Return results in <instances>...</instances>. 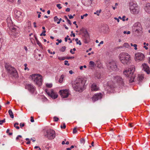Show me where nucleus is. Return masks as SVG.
Here are the masks:
<instances>
[{
	"label": "nucleus",
	"mask_w": 150,
	"mask_h": 150,
	"mask_svg": "<svg viewBox=\"0 0 150 150\" xmlns=\"http://www.w3.org/2000/svg\"><path fill=\"white\" fill-rule=\"evenodd\" d=\"M46 86L48 88H51L52 87V83H47L46 84Z\"/></svg>",
	"instance_id": "nucleus-36"
},
{
	"label": "nucleus",
	"mask_w": 150,
	"mask_h": 150,
	"mask_svg": "<svg viewBox=\"0 0 150 150\" xmlns=\"http://www.w3.org/2000/svg\"><path fill=\"white\" fill-rule=\"evenodd\" d=\"M24 124L23 123H21L20 124V126L21 128H22V127H24Z\"/></svg>",
	"instance_id": "nucleus-57"
},
{
	"label": "nucleus",
	"mask_w": 150,
	"mask_h": 150,
	"mask_svg": "<svg viewBox=\"0 0 150 150\" xmlns=\"http://www.w3.org/2000/svg\"><path fill=\"white\" fill-rule=\"evenodd\" d=\"M95 77L98 79H100L101 78L102 76L99 71H96L95 74Z\"/></svg>",
	"instance_id": "nucleus-24"
},
{
	"label": "nucleus",
	"mask_w": 150,
	"mask_h": 150,
	"mask_svg": "<svg viewBox=\"0 0 150 150\" xmlns=\"http://www.w3.org/2000/svg\"><path fill=\"white\" fill-rule=\"evenodd\" d=\"M77 132L76 128H74L73 130V134L76 133Z\"/></svg>",
	"instance_id": "nucleus-52"
},
{
	"label": "nucleus",
	"mask_w": 150,
	"mask_h": 150,
	"mask_svg": "<svg viewBox=\"0 0 150 150\" xmlns=\"http://www.w3.org/2000/svg\"><path fill=\"white\" fill-rule=\"evenodd\" d=\"M45 91L47 94L53 99H55L58 97L57 93L54 92L52 90L49 91L48 89H46Z\"/></svg>",
	"instance_id": "nucleus-9"
},
{
	"label": "nucleus",
	"mask_w": 150,
	"mask_h": 150,
	"mask_svg": "<svg viewBox=\"0 0 150 150\" xmlns=\"http://www.w3.org/2000/svg\"><path fill=\"white\" fill-rule=\"evenodd\" d=\"M74 57H67V59H74Z\"/></svg>",
	"instance_id": "nucleus-62"
},
{
	"label": "nucleus",
	"mask_w": 150,
	"mask_h": 150,
	"mask_svg": "<svg viewBox=\"0 0 150 150\" xmlns=\"http://www.w3.org/2000/svg\"><path fill=\"white\" fill-rule=\"evenodd\" d=\"M11 35L15 37V38H16L18 35V33L16 31L13 33H12Z\"/></svg>",
	"instance_id": "nucleus-33"
},
{
	"label": "nucleus",
	"mask_w": 150,
	"mask_h": 150,
	"mask_svg": "<svg viewBox=\"0 0 150 150\" xmlns=\"http://www.w3.org/2000/svg\"><path fill=\"white\" fill-rule=\"evenodd\" d=\"M91 88L92 91H96L98 90L99 89L98 86L96 83H93L91 85Z\"/></svg>",
	"instance_id": "nucleus-21"
},
{
	"label": "nucleus",
	"mask_w": 150,
	"mask_h": 150,
	"mask_svg": "<svg viewBox=\"0 0 150 150\" xmlns=\"http://www.w3.org/2000/svg\"><path fill=\"white\" fill-rule=\"evenodd\" d=\"M9 27H10V29L11 30L12 33L16 31V28L13 27H11V26Z\"/></svg>",
	"instance_id": "nucleus-35"
},
{
	"label": "nucleus",
	"mask_w": 150,
	"mask_h": 150,
	"mask_svg": "<svg viewBox=\"0 0 150 150\" xmlns=\"http://www.w3.org/2000/svg\"><path fill=\"white\" fill-rule=\"evenodd\" d=\"M63 126L62 125L61 126H60L61 128L62 129H63V128L65 129L66 127V125L65 123H64L63 124Z\"/></svg>",
	"instance_id": "nucleus-48"
},
{
	"label": "nucleus",
	"mask_w": 150,
	"mask_h": 150,
	"mask_svg": "<svg viewBox=\"0 0 150 150\" xmlns=\"http://www.w3.org/2000/svg\"><path fill=\"white\" fill-rule=\"evenodd\" d=\"M126 17L125 16H123L122 18V20L123 21H125V20L127 21L128 20V18H127L125 20Z\"/></svg>",
	"instance_id": "nucleus-41"
},
{
	"label": "nucleus",
	"mask_w": 150,
	"mask_h": 150,
	"mask_svg": "<svg viewBox=\"0 0 150 150\" xmlns=\"http://www.w3.org/2000/svg\"><path fill=\"white\" fill-rule=\"evenodd\" d=\"M64 64L68 66L69 65V64L68 63V61L67 60H65L64 61Z\"/></svg>",
	"instance_id": "nucleus-44"
},
{
	"label": "nucleus",
	"mask_w": 150,
	"mask_h": 150,
	"mask_svg": "<svg viewBox=\"0 0 150 150\" xmlns=\"http://www.w3.org/2000/svg\"><path fill=\"white\" fill-rule=\"evenodd\" d=\"M145 10L147 13H150V4L149 3H148L146 4Z\"/></svg>",
	"instance_id": "nucleus-22"
},
{
	"label": "nucleus",
	"mask_w": 150,
	"mask_h": 150,
	"mask_svg": "<svg viewBox=\"0 0 150 150\" xmlns=\"http://www.w3.org/2000/svg\"><path fill=\"white\" fill-rule=\"evenodd\" d=\"M118 57L120 62L124 64H128L130 62L131 56L127 53L123 52L120 53Z\"/></svg>",
	"instance_id": "nucleus-2"
},
{
	"label": "nucleus",
	"mask_w": 150,
	"mask_h": 150,
	"mask_svg": "<svg viewBox=\"0 0 150 150\" xmlns=\"http://www.w3.org/2000/svg\"><path fill=\"white\" fill-rule=\"evenodd\" d=\"M69 72L70 74H73V72L72 70H70L69 71Z\"/></svg>",
	"instance_id": "nucleus-64"
},
{
	"label": "nucleus",
	"mask_w": 150,
	"mask_h": 150,
	"mask_svg": "<svg viewBox=\"0 0 150 150\" xmlns=\"http://www.w3.org/2000/svg\"><path fill=\"white\" fill-rule=\"evenodd\" d=\"M83 39L85 43H88L90 41L89 36L88 32L86 31L83 35Z\"/></svg>",
	"instance_id": "nucleus-15"
},
{
	"label": "nucleus",
	"mask_w": 150,
	"mask_h": 150,
	"mask_svg": "<svg viewBox=\"0 0 150 150\" xmlns=\"http://www.w3.org/2000/svg\"><path fill=\"white\" fill-rule=\"evenodd\" d=\"M88 16V14L87 13H86L82 16H81V19H83L84 18V17H86Z\"/></svg>",
	"instance_id": "nucleus-39"
},
{
	"label": "nucleus",
	"mask_w": 150,
	"mask_h": 150,
	"mask_svg": "<svg viewBox=\"0 0 150 150\" xmlns=\"http://www.w3.org/2000/svg\"><path fill=\"white\" fill-rule=\"evenodd\" d=\"M15 18L20 22L21 21L24 16V13L19 11H15Z\"/></svg>",
	"instance_id": "nucleus-8"
},
{
	"label": "nucleus",
	"mask_w": 150,
	"mask_h": 150,
	"mask_svg": "<svg viewBox=\"0 0 150 150\" xmlns=\"http://www.w3.org/2000/svg\"><path fill=\"white\" fill-rule=\"evenodd\" d=\"M5 122V119H4L3 120H0V125H2L3 123Z\"/></svg>",
	"instance_id": "nucleus-45"
},
{
	"label": "nucleus",
	"mask_w": 150,
	"mask_h": 150,
	"mask_svg": "<svg viewBox=\"0 0 150 150\" xmlns=\"http://www.w3.org/2000/svg\"><path fill=\"white\" fill-rule=\"evenodd\" d=\"M57 6L59 9H61L62 8V7L61 6V4H57Z\"/></svg>",
	"instance_id": "nucleus-47"
},
{
	"label": "nucleus",
	"mask_w": 150,
	"mask_h": 150,
	"mask_svg": "<svg viewBox=\"0 0 150 150\" xmlns=\"http://www.w3.org/2000/svg\"><path fill=\"white\" fill-rule=\"evenodd\" d=\"M102 97V94L101 93H97L95 94L92 97V100L93 102L100 99Z\"/></svg>",
	"instance_id": "nucleus-17"
},
{
	"label": "nucleus",
	"mask_w": 150,
	"mask_h": 150,
	"mask_svg": "<svg viewBox=\"0 0 150 150\" xmlns=\"http://www.w3.org/2000/svg\"><path fill=\"white\" fill-rule=\"evenodd\" d=\"M138 6L137 3L134 1H130L129 3V9L136 8Z\"/></svg>",
	"instance_id": "nucleus-20"
},
{
	"label": "nucleus",
	"mask_w": 150,
	"mask_h": 150,
	"mask_svg": "<svg viewBox=\"0 0 150 150\" xmlns=\"http://www.w3.org/2000/svg\"><path fill=\"white\" fill-rule=\"evenodd\" d=\"M143 47L146 50H147L148 49V48L147 47V46H146V45H144L143 46Z\"/></svg>",
	"instance_id": "nucleus-59"
},
{
	"label": "nucleus",
	"mask_w": 150,
	"mask_h": 150,
	"mask_svg": "<svg viewBox=\"0 0 150 150\" xmlns=\"http://www.w3.org/2000/svg\"><path fill=\"white\" fill-rule=\"evenodd\" d=\"M89 64L91 67H94L96 66V62H95L92 61H90L89 63Z\"/></svg>",
	"instance_id": "nucleus-29"
},
{
	"label": "nucleus",
	"mask_w": 150,
	"mask_h": 150,
	"mask_svg": "<svg viewBox=\"0 0 150 150\" xmlns=\"http://www.w3.org/2000/svg\"><path fill=\"white\" fill-rule=\"evenodd\" d=\"M31 22L29 21H28L26 22V26L25 28L27 27L28 29H30L31 28Z\"/></svg>",
	"instance_id": "nucleus-28"
},
{
	"label": "nucleus",
	"mask_w": 150,
	"mask_h": 150,
	"mask_svg": "<svg viewBox=\"0 0 150 150\" xmlns=\"http://www.w3.org/2000/svg\"><path fill=\"white\" fill-rule=\"evenodd\" d=\"M45 33L46 31L45 30H43L42 33L40 34V35L41 36L43 35V36H45L46 35V34H45Z\"/></svg>",
	"instance_id": "nucleus-42"
},
{
	"label": "nucleus",
	"mask_w": 150,
	"mask_h": 150,
	"mask_svg": "<svg viewBox=\"0 0 150 150\" xmlns=\"http://www.w3.org/2000/svg\"><path fill=\"white\" fill-rule=\"evenodd\" d=\"M101 12V10H100L99 11H97L96 12L94 13V14H97L98 16L99 15V13Z\"/></svg>",
	"instance_id": "nucleus-38"
},
{
	"label": "nucleus",
	"mask_w": 150,
	"mask_h": 150,
	"mask_svg": "<svg viewBox=\"0 0 150 150\" xmlns=\"http://www.w3.org/2000/svg\"><path fill=\"white\" fill-rule=\"evenodd\" d=\"M54 119L55 122H57L59 120V118L56 117L55 116L54 117Z\"/></svg>",
	"instance_id": "nucleus-46"
},
{
	"label": "nucleus",
	"mask_w": 150,
	"mask_h": 150,
	"mask_svg": "<svg viewBox=\"0 0 150 150\" xmlns=\"http://www.w3.org/2000/svg\"><path fill=\"white\" fill-rule=\"evenodd\" d=\"M123 46L126 48L129 49L130 48V46L127 43H125L123 45Z\"/></svg>",
	"instance_id": "nucleus-32"
},
{
	"label": "nucleus",
	"mask_w": 150,
	"mask_h": 150,
	"mask_svg": "<svg viewBox=\"0 0 150 150\" xmlns=\"http://www.w3.org/2000/svg\"><path fill=\"white\" fill-rule=\"evenodd\" d=\"M5 67L7 71L11 76H16L17 74V72L15 69L8 64H6Z\"/></svg>",
	"instance_id": "nucleus-5"
},
{
	"label": "nucleus",
	"mask_w": 150,
	"mask_h": 150,
	"mask_svg": "<svg viewBox=\"0 0 150 150\" xmlns=\"http://www.w3.org/2000/svg\"><path fill=\"white\" fill-rule=\"evenodd\" d=\"M81 142L82 143H84L85 142L84 140L83 139H81Z\"/></svg>",
	"instance_id": "nucleus-63"
},
{
	"label": "nucleus",
	"mask_w": 150,
	"mask_h": 150,
	"mask_svg": "<svg viewBox=\"0 0 150 150\" xmlns=\"http://www.w3.org/2000/svg\"><path fill=\"white\" fill-rule=\"evenodd\" d=\"M135 70V67L134 66H132L128 69H126L123 72L124 74L126 77L130 78L129 81L130 82H132L134 81L135 77L134 73Z\"/></svg>",
	"instance_id": "nucleus-3"
},
{
	"label": "nucleus",
	"mask_w": 150,
	"mask_h": 150,
	"mask_svg": "<svg viewBox=\"0 0 150 150\" xmlns=\"http://www.w3.org/2000/svg\"><path fill=\"white\" fill-rule=\"evenodd\" d=\"M8 112L10 117L11 118H14V115L13 112H12V110L11 109L9 110L8 111Z\"/></svg>",
	"instance_id": "nucleus-30"
},
{
	"label": "nucleus",
	"mask_w": 150,
	"mask_h": 150,
	"mask_svg": "<svg viewBox=\"0 0 150 150\" xmlns=\"http://www.w3.org/2000/svg\"><path fill=\"white\" fill-rule=\"evenodd\" d=\"M58 59L60 60H63L66 59L65 58L63 57H59Z\"/></svg>",
	"instance_id": "nucleus-37"
},
{
	"label": "nucleus",
	"mask_w": 150,
	"mask_h": 150,
	"mask_svg": "<svg viewBox=\"0 0 150 150\" xmlns=\"http://www.w3.org/2000/svg\"><path fill=\"white\" fill-rule=\"evenodd\" d=\"M32 80L37 85L39 86H40L42 82V76L39 74H35L31 75Z\"/></svg>",
	"instance_id": "nucleus-4"
},
{
	"label": "nucleus",
	"mask_w": 150,
	"mask_h": 150,
	"mask_svg": "<svg viewBox=\"0 0 150 150\" xmlns=\"http://www.w3.org/2000/svg\"><path fill=\"white\" fill-rule=\"evenodd\" d=\"M105 28L107 30L106 31V30L103 31V32L104 33H108V28Z\"/></svg>",
	"instance_id": "nucleus-50"
},
{
	"label": "nucleus",
	"mask_w": 150,
	"mask_h": 150,
	"mask_svg": "<svg viewBox=\"0 0 150 150\" xmlns=\"http://www.w3.org/2000/svg\"><path fill=\"white\" fill-rule=\"evenodd\" d=\"M67 22H68V23L69 24H70V25H71V21L69 20L68 19L67 20Z\"/></svg>",
	"instance_id": "nucleus-61"
},
{
	"label": "nucleus",
	"mask_w": 150,
	"mask_h": 150,
	"mask_svg": "<svg viewBox=\"0 0 150 150\" xmlns=\"http://www.w3.org/2000/svg\"><path fill=\"white\" fill-rule=\"evenodd\" d=\"M45 136L49 139H52L55 137V132L52 129H48L47 131Z\"/></svg>",
	"instance_id": "nucleus-6"
},
{
	"label": "nucleus",
	"mask_w": 150,
	"mask_h": 150,
	"mask_svg": "<svg viewBox=\"0 0 150 150\" xmlns=\"http://www.w3.org/2000/svg\"><path fill=\"white\" fill-rule=\"evenodd\" d=\"M107 66L108 68L110 70L116 71L117 69L116 63L114 61H109L107 64Z\"/></svg>",
	"instance_id": "nucleus-7"
},
{
	"label": "nucleus",
	"mask_w": 150,
	"mask_h": 150,
	"mask_svg": "<svg viewBox=\"0 0 150 150\" xmlns=\"http://www.w3.org/2000/svg\"><path fill=\"white\" fill-rule=\"evenodd\" d=\"M70 9L69 8H67L66 9V12H69L70 11Z\"/></svg>",
	"instance_id": "nucleus-60"
},
{
	"label": "nucleus",
	"mask_w": 150,
	"mask_h": 150,
	"mask_svg": "<svg viewBox=\"0 0 150 150\" xmlns=\"http://www.w3.org/2000/svg\"><path fill=\"white\" fill-rule=\"evenodd\" d=\"M65 77L64 75L62 74L61 75L59 80V82L60 83H62Z\"/></svg>",
	"instance_id": "nucleus-31"
},
{
	"label": "nucleus",
	"mask_w": 150,
	"mask_h": 150,
	"mask_svg": "<svg viewBox=\"0 0 150 150\" xmlns=\"http://www.w3.org/2000/svg\"><path fill=\"white\" fill-rule=\"evenodd\" d=\"M96 66L100 68L101 66V63L99 60H97L96 62Z\"/></svg>",
	"instance_id": "nucleus-27"
},
{
	"label": "nucleus",
	"mask_w": 150,
	"mask_h": 150,
	"mask_svg": "<svg viewBox=\"0 0 150 150\" xmlns=\"http://www.w3.org/2000/svg\"><path fill=\"white\" fill-rule=\"evenodd\" d=\"M25 88L31 93H33L35 90V88L34 86L31 84H27L25 86Z\"/></svg>",
	"instance_id": "nucleus-18"
},
{
	"label": "nucleus",
	"mask_w": 150,
	"mask_h": 150,
	"mask_svg": "<svg viewBox=\"0 0 150 150\" xmlns=\"http://www.w3.org/2000/svg\"><path fill=\"white\" fill-rule=\"evenodd\" d=\"M92 0H85V3H84L85 6H88L91 4Z\"/></svg>",
	"instance_id": "nucleus-26"
},
{
	"label": "nucleus",
	"mask_w": 150,
	"mask_h": 150,
	"mask_svg": "<svg viewBox=\"0 0 150 150\" xmlns=\"http://www.w3.org/2000/svg\"><path fill=\"white\" fill-rule=\"evenodd\" d=\"M133 29L134 31L137 33L139 32L142 30V26L140 23L137 22L135 23L133 26Z\"/></svg>",
	"instance_id": "nucleus-11"
},
{
	"label": "nucleus",
	"mask_w": 150,
	"mask_h": 150,
	"mask_svg": "<svg viewBox=\"0 0 150 150\" xmlns=\"http://www.w3.org/2000/svg\"><path fill=\"white\" fill-rule=\"evenodd\" d=\"M71 34L70 35L71 36H73L74 37H75V33H73V31L71 32Z\"/></svg>",
	"instance_id": "nucleus-54"
},
{
	"label": "nucleus",
	"mask_w": 150,
	"mask_h": 150,
	"mask_svg": "<svg viewBox=\"0 0 150 150\" xmlns=\"http://www.w3.org/2000/svg\"><path fill=\"white\" fill-rule=\"evenodd\" d=\"M59 20L57 16H55L54 18V21L55 22H57Z\"/></svg>",
	"instance_id": "nucleus-43"
},
{
	"label": "nucleus",
	"mask_w": 150,
	"mask_h": 150,
	"mask_svg": "<svg viewBox=\"0 0 150 150\" xmlns=\"http://www.w3.org/2000/svg\"><path fill=\"white\" fill-rule=\"evenodd\" d=\"M85 83L81 79L79 78L76 80L73 86L74 90L77 91L82 92L83 90Z\"/></svg>",
	"instance_id": "nucleus-1"
},
{
	"label": "nucleus",
	"mask_w": 150,
	"mask_h": 150,
	"mask_svg": "<svg viewBox=\"0 0 150 150\" xmlns=\"http://www.w3.org/2000/svg\"><path fill=\"white\" fill-rule=\"evenodd\" d=\"M142 67L143 69L144 70L147 74H149L150 73L149 67L147 64L145 63L142 64Z\"/></svg>",
	"instance_id": "nucleus-16"
},
{
	"label": "nucleus",
	"mask_w": 150,
	"mask_h": 150,
	"mask_svg": "<svg viewBox=\"0 0 150 150\" xmlns=\"http://www.w3.org/2000/svg\"><path fill=\"white\" fill-rule=\"evenodd\" d=\"M133 46L134 47V49L135 50H137V45L136 44H134Z\"/></svg>",
	"instance_id": "nucleus-53"
},
{
	"label": "nucleus",
	"mask_w": 150,
	"mask_h": 150,
	"mask_svg": "<svg viewBox=\"0 0 150 150\" xmlns=\"http://www.w3.org/2000/svg\"><path fill=\"white\" fill-rule=\"evenodd\" d=\"M38 56H39L40 57V58L39 59V60H40V59H42L43 58V55H42L40 54H38Z\"/></svg>",
	"instance_id": "nucleus-56"
},
{
	"label": "nucleus",
	"mask_w": 150,
	"mask_h": 150,
	"mask_svg": "<svg viewBox=\"0 0 150 150\" xmlns=\"http://www.w3.org/2000/svg\"><path fill=\"white\" fill-rule=\"evenodd\" d=\"M76 44H79L80 45H81V43L80 40H78V42H76Z\"/></svg>",
	"instance_id": "nucleus-55"
},
{
	"label": "nucleus",
	"mask_w": 150,
	"mask_h": 150,
	"mask_svg": "<svg viewBox=\"0 0 150 150\" xmlns=\"http://www.w3.org/2000/svg\"><path fill=\"white\" fill-rule=\"evenodd\" d=\"M114 80L120 85H122L123 84V79L120 76H116L114 77Z\"/></svg>",
	"instance_id": "nucleus-14"
},
{
	"label": "nucleus",
	"mask_w": 150,
	"mask_h": 150,
	"mask_svg": "<svg viewBox=\"0 0 150 150\" xmlns=\"http://www.w3.org/2000/svg\"><path fill=\"white\" fill-rule=\"evenodd\" d=\"M35 40H36V42H37V44L39 45L40 46V42L38 40L37 38L36 37H35Z\"/></svg>",
	"instance_id": "nucleus-49"
},
{
	"label": "nucleus",
	"mask_w": 150,
	"mask_h": 150,
	"mask_svg": "<svg viewBox=\"0 0 150 150\" xmlns=\"http://www.w3.org/2000/svg\"><path fill=\"white\" fill-rule=\"evenodd\" d=\"M144 75L143 74H139L138 75L137 80L139 82H141L144 79Z\"/></svg>",
	"instance_id": "nucleus-23"
},
{
	"label": "nucleus",
	"mask_w": 150,
	"mask_h": 150,
	"mask_svg": "<svg viewBox=\"0 0 150 150\" xmlns=\"http://www.w3.org/2000/svg\"><path fill=\"white\" fill-rule=\"evenodd\" d=\"M27 64L25 63L24 64V66L25 67L24 70H27L28 71L29 70V69L27 67Z\"/></svg>",
	"instance_id": "nucleus-40"
},
{
	"label": "nucleus",
	"mask_w": 150,
	"mask_h": 150,
	"mask_svg": "<svg viewBox=\"0 0 150 150\" xmlns=\"http://www.w3.org/2000/svg\"><path fill=\"white\" fill-rule=\"evenodd\" d=\"M68 16H69V18L70 19H72L74 18L73 16H72L71 15H68Z\"/></svg>",
	"instance_id": "nucleus-58"
},
{
	"label": "nucleus",
	"mask_w": 150,
	"mask_h": 150,
	"mask_svg": "<svg viewBox=\"0 0 150 150\" xmlns=\"http://www.w3.org/2000/svg\"><path fill=\"white\" fill-rule=\"evenodd\" d=\"M144 55L140 52L136 53L135 55V59L137 61H140L144 59Z\"/></svg>",
	"instance_id": "nucleus-10"
},
{
	"label": "nucleus",
	"mask_w": 150,
	"mask_h": 150,
	"mask_svg": "<svg viewBox=\"0 0 150 150\" xmlns=\"http://www.w3.org/2000/svg\"><path fill=\"white\" fill-rule=\"evenodd\" d=\"M66 49V47L65 46H64L63 47H62L59 49V50L61 52H64L65 49Z\"/></svg>",
	"instance_id": "nucleus-34"
},
{
	"label": "nucleus",
	"mask_w": 150,
	"mask_h": 150,
	"mask_svg": "<svg viewBox=\"0 0 150 150\" xmlns=\"http://www.w3.org/2000/svg\"><path fill=\"white\" fill-rule=\"evenodd\" d=\"M130 13L133 14H137L139 12V9L138 6L136 7V8H134L129 9Z\"/></svg>",
	"instance_id": "nucleus-19"
},
{
	"label": "nucleus",
	"mask_w": 150,
	"mask_h": 150,
	"mask_svg": "<svg viewBox=\"0 0 150 150\" xmlns=\"http://www.w3.org/2000/svg\"><path fill=\"white\" fill-rule=\"evenodd\" d=\"M108 86L106 88V89L109 92L110 91L111 92L110 90H113L115 87L114 83H113L112 81H108L107 82Z\"/></svg>",
	"instance_id": "nucleus-13"
},
{
	"label": "nucleus",
	"mask_w": 150,
	"mask_h": 150,
	"mask_svg": "<svg viewBox=\"0 0 150 150\" xmlns=\"http://www.w3.org/2000/svg\"><path fill=\"white\" fill-rule=\"evenodd\" d=\"M59 93L62 97L63 98H67L69 94V91L67 89L60 90Z\"/></svg>",
	"instance_id": "nucleus-12"
},
{
	"label": "nucleus",
	"mask_w": 150,
	"mask_h": 150,
	"mask_svg": "<svg viewBox=\"0 0 150 150\" xmlns=\"http://www.w3.org/2000/svg\"><path fill=\"white\" fill-rule=\"evenodd\" d=\"M22 137L21 135H18L17 137L16 138V140H18L19 138H21Z\"/></svg>",
	"instance_id": "nucleus-51"
},
{
	"label": "nucleus",
	"mask_w": 150,
	"mask_h": 150,
	"mask_svg": "<svg viewBox=\"0 0 150 150\" xmlns=\"http://www.w3.org/2000/svg\"><path fill=\"white\" fill-rule=\"evenodd\" d=\"M6 21L8 23V27H10L12 23L11 18L9 17H8L7 18Z\"/></svg>",
	"instance_id": "nucleus-25"
}]
</instances>
